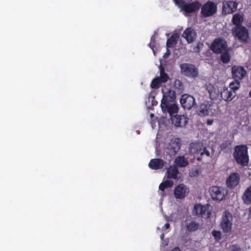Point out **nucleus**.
<instances>
[{"instance_id": "nucleus-1", "label": "nucleus", "mask_w": 251, "mask_h": 251, "mask_svg": "<svg viewBox=\"0 0 251 251\" xmlns=\"http://www.w3.org/2000/svg\"><path fill=\"white\" fill-rule=\"evenodd\" d=\"M233 156L238 164L243 167L248 165L249 156L247 145H240L235 146Z\"/></svg>"}, {"instance_id": "nucleus-2", "label": "nucleus", "mask_w": 251, "mask_h": 251, "mask_svg": "<svg viewBox=\"0 0 251 251\" xmlns=\"http://www.w3.org/2000/svg\"><path fill=\"white\" fill-rule=\"evenodd\" d=\"M228 49L227 41L221 37L214 39L210 46L211 50L217 54L222 53Z\"/></svg>"}, {"instance_id": "nucleus-3", "label": "nucleus", "mask_w": 251, "mask_h": 251, "mask_svg": "<svg viewBox=\"0 0 251 251\" xmlns=\"http://www.w3.org/2000/svg\"><path fill=\"white\" fill-rule=\"evenodd\" d=\"M209 193L213 200L221 201L226 199L228 191L226 188L221 186H212L209 189Z\"/></svg>"}, {"instance_id": "nucleus-4", "label": "nucleus", "mask_w": 251, "mask_h": 251, "mask_svg": "<svg viewBox=\"0 0 251 251\" xmlns=\"http://www.w3.org/2000/svg\"><path fill=\"white\" fill-rule=\"evenodd\" d=\"M189 151L192 154H200L201 158L204 155L210 156V152L201 142H193L190 144Z\"/></svg>"}, {"instance_id": "nucleus-5", "label": "nucleus", "mask_w": 251, "mask_h": 251, "mask_svg": "<svg viewBox=\"0 0 251 251\" xmlns=\"http://www.w3.org/2000/svg\"><path fill=\"white\" fill-rule=\"evenodd\" d=\"M217 12V4L212 1L205 2L201 8V14L205 18L213 16Z\"/></svg>"}, {"instance_id": "nucleus-6", "label": "nucleus", "mask_w": 251, "mask_h": 251, "mask_svg": "<svg viewBox=\"0 0 251 251\" xmlns=\"http://www.w3.org/2000/svg\"><path fill=\"white\" fill-rule=\"evenodd\" d=\"M232 220V216L230 213L227 211L224 212L220 225L224 232L227 233L231 231Z\"/></svg>"}, {"instance_id": "nucleus-7", "label": "nucleus", "mask_w": 251, "mask_h": 251, "mask_svg": "<svg viewBox=\"0 0 251 251\" xmlns=\"http://www.w3.org/2000/svg\"><path fill=\"white\" fill-rule=\"evenodd\" d=\"M181 72L186 76L196 78L198 75V70L193 65L182 63L180 66Z\"/></svg>"}, {"instance_id": "nucleus-8", "label": "nucleus", "mask_w": 251, "mask_h": 251, "mask_svg": "<svg viewBox=\"0 0 251 251\" xmlns=\"http://www.w3.org/2000/svg\"><path fill=\"white\" fill-rule=\"evenodd\" d=\"M232 33L239 40L247 42L249 39V32L247 28L243 26H235L232 29Z\"/></svg>"}, {"instance_id": "nucleus-9", "label": "nucleus", "mask_w": 251, "mask_h": 251, "mask_svg": "<svg viewBox=\"0 0 251 251\" xmlns=\"http://www.w3.org/2000/svg\"><path fill=\"white\" fill-rule=\"evenodd\" d=\"M180 102L181 106L187 110L191 109L197 105L195 99L192 96L186 94L181 96Z\"/></svg>"}, {"instance_id": "nucleus-10", "label": "nucleus", "mask_w": 251, "mask_h": 251, "mask_svg": "<svg viewBox=\"0 0 251 251\" xmlns=\"http://www.w3.org/2000/svg\"><path fill=\"white\" fill-rule=\"evenodd\" d=\"M163 93V98L161 100V107L163 111L166 107H167L170 101H173L176 99V92L174 90L169 89L165 93L162 90Z\"/></svg>"}, {"instance_id": "nucleus-11", "label": "nucleus", "mask_w": 251, "mask_h": 251, "mask_svg": "<svg viewBox=\"0 0 251 251\" xmlns=\"http://www.w3.org/2000/svg\"><path fill=\"white\" fill-rule=\"evenodd\" d=\"M180 147L181 142L179 138L172 139L167 147V153L170 156L175 155L180 150Z\"/></svg>"}, {"instance_id": "nucleus-12", "label": "nucleus", "mask_w": 251, "mask_h": 251, "mask_svg": "<svg viewBox=\"0 0 251 251\" xmlns=\"http://www.w3.org/2000/svg\"><path fill=\"white\" fill-rule=\"evenodd\" d=\"M212 110V102L209 101H205L200 105L198 112L201 116H205L213 114Z\"/></svg>"}, {"instance_id": "nucleus-13", "label": "nucleus", "mask_w": 251, "mask_h": 251, "mask_svg": "<svg viewBox=\"0 0 251 251\" xmlns=\"http://www.w3.org/2000/svg\"><path fill=\"white\" fill-rule=\"evenodd\" d=\"M181 9L187 13H192L198 11L201 4L199 1H193L189 3H183Z\"/></svg>"}, {"instance_id": "nucleus-14", "label": "nucleus", "mask_w": 251, "mask_h": 251, "mask_svg": "<svg viewBox=\"0 0 251 251\" xmlns=\"http://www.w3.org/2000/svg\"><path fill=\"white\" fill-rule=\"evenodd\" d=\"M193 213L194 215H200L203 218H208L211 215V213L207 211V207L201 204H197L195 205Z\"/></svg>"}, {"instance_id": "nucleus-15", "label": "nucleus", "mask_w": 251, "mask_h": 251, "mask_svg": "<svg viewBox=\"0 0 251 251\" xmlns=\"http://www.w3.org/2000/svg\"><path fill=\"white\" fill-rule=\"evenodd\" d=\"M220 95L222 99L227 102L231 101L236 95V92L230 90L228 88L224 87L221 89Z\"/></svg>"}, {"instance_id": "nucleus-16", "label": "nucleus", "mask_w": 251, "mask_h": 251, "mask_svg": "<svg viewBox=\"0 0 251 251\" xmlns=\"http://www.w3.org/2000/svg\"><path fill=\"white\" fill-rule=\"evenodd\" d=\"M171 120L176 127H183L187 124L188 118L184 115H176L172 116Z\"/></svg>"}, {"instance_id": "nucleus-17", "label": "nucleus", "mask_w": 251, "mask_h": 251, "mask_svg": "<svg viewBox=\"0 0 251 251\" xmlns=\"http://www.w3.org/2000/svg\"><path fill=\"white\" fill-rule=\"evenodd\" d=\"M240 176L237 173H233L227 178L226 183L227 187L230 188H235L239 183Z\"/></svg>"}, {"instance_id": "nucleus-18", "label": "nucleus", "mask_w": 251, "mask_h": 251, "mask_svg": "<svg viewBox=\"0 0 251 251\" xmlns=\"http://www.w3.org/2000/svg\"><path fill=\"white\" fill-rule=\"evenodd\" d=\"M237 6L238 3L236 1L229 0L224 4L223 11L225 14H229L236 10Z\"/></svg>"}, {"instance_id": "nucleus-19", "label": "nucleus", "mask_w": 251, "mask_h": 251, "mask_svg": "<svg viewBox=\"0 0 251 251\" xmlns=\"http://www.w3.org/2000/svg\"><path fill=\"white\" fill-rule=\"evenodd\" d=\"M232 74L234 78L241 80L246 76L247 72L243 67L233 66Z\"/></svg>"}, {"instance_id": "nucleus-20", "label": "nucleus", "mask_w": 251, "mask_h": 251, "mask_svg": "<svg viewBox=\"0 0 251 251\" xmlns=\"http://www.w3.org/2000/svg\"><path fill=\"white\" fill-rule=\"evenodd\" d=\"M182 36L188 43L193 42L196 38L197 33L191 27L186 28L183 32Z\"/></svg>"}, {"instance_id": "nucleus-21", "label": "nucleus", "mask_w": 251, "mask_h": 251, "mask_svg": "<svg viewBox=\"0 0 251 251\" xmlns=\"http://www.w3.org/2000/svg\"><path fill=\"white\" fill-rule=\"evenodd\" d=\"M187 188L183 184L177 186L174 190V195L176 198L182 199L186 196Z\"/></svg>"}, {"instance_id": "nucleus-22", "label": "nucleus", "mask_w": 251, "mask_h": 251, "mask_svg": "<svg viewBox=\"0 0 251 251\" xmlns=\"http://www.w3.org/2000/svg\"><path fill=\"white\" fill-rule=\"evenodd\" d=\"M164 166V161L160 158L152 159L149 164V167L153 170L161 169Z\"/></svg>"}, {"instance_id": "nucleus-23", "label": "nucleus", "mask_w": 251, "mask_h": 251, "mask_svg": "<svg viewBox=\"0 0 251 251\" xmlns=\"http://www.w3.org/2000/svg\"><path fill=\"white\" fill-rule=\"evenodd\" d=\"M178 174V170L176 166H170L166 172L167 178L170 179H177Z\"/></svg>"}, {"instance_id": "nucleus-24", "label": "nucleus", "mask_w": 251, "mask_h": 251, "mask_svg": "<svg viewBox=\"0 0 251 251\" xmlns=\"http://www.w3.org/2000/svg\"><path fill=\"white\" fill-rule=\"evenodd\" d=\"M242 198L245 203L247 204L251 203V185L245 190Z\"/></svg>"}, {"instance_id": "nucleus-25", "label": "nucleus", "mask_w": 251, "mask_h": 251, "mask_svg": "<svg viewBox=\"0 0 251 251\" xmlns=\"http://www.w3.org/2000/svg\"><path fill=\"white\" fill-rule=\"evenodd\" d=\"M179 36L177 33L173 34L169 39H168L166 46L168 48H173L177 43Z\"/></svg>"}, {"instance_id": "nucleus-26", "label": "nucleus", "mask_w": 251, "mask_h": 251, "mask_svg": "<svg viewBox=\"0 0 251 251\" xmlns=\"http://www.w3.org/2000/svg\"><path fill=\"white\" fill-rule=\"evenodd\" d=\"M175 163L176 165L179 167H186L189 164L188 161L185 158L184 156H179L177 157L175 160Z\"/></svg>"}, {"instance_id": "nucleus-27", "label": "nucleus", "mask_w": 251, "mask_h": 251, "mask_svg": "<svg viewBox=\"0 0 251 251\" xmlns=\"http://www.w3.org/2000/svg\"><path fill=\"white\" fill-rule=\"evenodd\" d=\"M200 227V224L194 220H191L186 224V228L189 232H195Z\"/></svg>"}, {"instance_id": "nucleus-28", "label": "nucleus", "mask_w": 251, "mask_h": 251, "mask_svg": "<svg viewBox=\"0 0 251 251\" xmlns=\"http://www.w3.org/2000/svg\"><path fill=\"white\" fill-rule=\"evenodd\" d=\"M243 16L240 14L237 13L233 15L232 22L235 26H241V24L243 22Z\"/></svg>"}, {"instance_id": "nucleus-29", "label": "nucleus", "mask_w": 251, "mask_h": 251, "mask_svg": "<svg viewBox=\"0 0 251 251\" xmlns=\"http://www.w3.org/2000/svg\"><path fill=\"white\" fill-rule=\"evenodd\" d=\"M220 148L223 152H229L231 149V142L229 140L225 141L221 144Z\"/></svg>"}, {"instance_id": "nucleus-30", "label": "nucleus", "mask_w": 251, "mask_h": 251, "mask_svg": "<svg viewBox=\"0 0 251 251\" xmlns=\"http://www.w3.org/2000/svg\"><path fill=\"white\" fill-rule=\"evenodd\" d=\"M166 110H167L170 115L172 117L173 114H176L178 112V107L177 105L175 103H173L170 105L169 104H168V107H166L164 111Z\"/></svg>"}, {"instance_id": "nucleus-31", "label": "nucleus", "mask_w": 251, "mask_h": 251, "mask_svg": "<svg viewBox=\"0 0 251 251\" xmlns=\"http://www.w3.org/2000/svg\"><path fill=\"white\" fill-rule=\"evenodd\" d=\"M229 50L230 49L228 48L222 53H221V60L223 63L226 64L230 61V57L229 53Z\"/></svg>"}, {"instance_id": "nucleus-32", "label": "nucleus", "mask_w": 251, "mask_h": 251, "mask_svg": "<svg viewBox=\"0 0 251 251\" xmlns=\"http://www.w3.org/2000/svg\"><path fill=\"white\" fill-rule=\"evenodd\" d=\"M158 77L163 83H166L169 79L168 75L165 73L164 68L162 66L160 69V76Z\"/></svg>"}, {"instance_id": "nucleus-33", "label": "nucleus", "mask_w": 251, "mask_h": 251, "mask_svg": "<svg viewBox=\"0 0 251 251\" xmlns=\"http://www.w3.org/2000/svg\"><path fill=\"white\" fill-rule=\"evenodd\" d=\"M241 86L240 82L238 80H235L229 83L228 88L235 92L238 90Z\"/></svg>"}, {"instance_id": "nucleus-34", "label": "nucleus", "mask_w": 251, "mask_h": 251, "mask_svg": "<svg viewBox=\"0 0 251 251\" xmlns=\"http://www.w3.org/2000/svg\"><path fill=\"white\" fill-rule=\"evenodd\" d=\"M174 184V182L172 180H167L162 182L159 186V189L161 191H164V190L168 187H171Z\"/></svg>"}, {"instance_id": "nucleus-35", "label": "nucleus", "mask_w": 251, "mask_h": 251, "mask_svg": "<svg viewBox=\"0 0 251 251\" xmlns=\"http://www.w3.org/2000/svg\"><path fill=\"white\" fill-rule=\"evenodd\" d=\"M163 83L158 77L153 78L151 82V87L152 89H158L160 87L161 84Z\"/></svg>"}, {"instance_id": "nucleus-36", "label": "nucleus", "mask_w": 251, "mask_h": 251, "mask_svg": "<svg viewBox=\"0 0 251 251\" xmlns=\"http://www.w3.org/2000/svg\"><path fill=\"white\" fill-rule=\"evenodd\" d=\"M212 234L216 241H219L222 239V234L220 231L213 230Z\"/></svg>"}, {"instance_id": "nucleus-37", "label": "nucleus", "mask_w": 251, "mask_h": 251, "mask_svg": "<svg viewBox=\"0 0 251 251\" xmlns=\"http://www.w3.org/2000/svg\"><path fill=\"white\" fill-rule=\"evenodd\" d=\"M227 251H241V249L237 245H232L229 247Z\"/></svg>"}, {"instance_id": "nucleus-38", "label": "nucleus", "mask_w": 251, "mask_h": 251, "mask_svg": "<svg viewBox=\"0 0 251 251\" xmlns=\"http://www.w3.org/2000/svg\"><path fill=\"white\" fill-rule=\"evenodd\" d=\"M175 86H176L177 85H178V88L179 89H181L182 87H183V85H182V83H181V82L179 80H176L175 82Z\"/></svg>"}, {"instance_id": "nucleus-39", "label": "nucleus", "mask_w": 251, "mask_h": 251, "mask_svg": "<svg viewBox=\"0 0 251 251\" xmlns=\"http://www.w3.org/2000/svg\"><path fill=\"white\" fill-rule=\"evenodd\" d=\"M184 0H174L176 4L178 5L179 7H180V4L184 3Z\"/></svg>"}, {"instance_id": "nucleus-40", "label": "nucleus", "mask_w": 251, "mask_h": 251, "mask_svg": "<svg viewBox=\"0 0 251 251\" xmlns=\"http://www.w3.org/2000/svg\"><path fill=\"white\" fill-rule=\"evenodd\" d=\"M213 123V120H208L206 122V123L208 125H212Z\"/></svg>"}, {"instance_id": "nucleus-41", "label": "nucleus", "mask_w": 251, "mask_h": 251, "mask_svg": "<svg viewBox=\"0 0 251 251\" xmlns=\"http://www.w3.org/2000/svg\"><path fill=\"white\" fill-rule=\"evenodd\" d=\"M172 251H180V249L179 247H176L175 248H174L172 250Z\"/></svg>"}, {"instance_id": "nucleus-42", "label": "nucleus", "mask_w": 251, "mask_h": 251, "mask_svg": "<svg viewBox=\"0 0 251 251\" xmlns=\"http://www.w3.org/2000/svg\"><path fill=\"white\" fill-rule=\"evenodd\" d=\"M165 227L166 229H168L170 228V225L169 223H166L165 226H164Z\"/></svg>"}, {"instance_id": "nucleus-43", "label": "nucleus", "mask_w": 251, "mask_h": 251, "mask_svg": "<svg viewBox=\"0 0 251 251\" xmlns=\"http://www.w3.org/2000/svg\"><path fill=\"white\" fill-rule=\"evenodd\" d=\"M200 45H198L196 47V48L197 49V50H195L196 51L199 52L200 51Z\"/></svg>"}, {"instance_id": "nucleus-44", "label": "nucleus", "mask_w": 251, "mask_h": 251, "mask_svg": "<svg viewBox=\"0 0 251 251\" xmlns=\"http://www.w3.org/2000/svg\"><path fill=\"white\" fill-rule=\"evenodd\" d=\"M165 54L167 55H169L170 54V51L168 49L167 50V52L165 53Z\"/></svg>"}, {"instance_id": "nucleus-45", "label": "nucleus", "mask_w": 251, "mask_h": 251, "mask_svg": "<svg viewBox=\"0 0 251 251\" xmlns=\"http://www.w3.org/2000/svg\"><path fill=\"white\" fill-rule=\"evenodd\" d=\"M153 116H154V114H152V113H151V117H153Z\"/></svg>"}, {"instance_id": "nucleus-46", "label": "nucleus", "mask_w": 251, "mask_h": 251, "mask_svg": "<svg viewBox=\"0 0 251 251\" xmlns=\"http://www.w3.org/2000/svg\"><path fill=\"white\" fill-rule=\"evenodd\" d=\"M249 95H250V97L251 98V91L250 92Z\"/></svg>"}, {"instance_id": "nucleus-47", "label": "nucleus", "mask_w": 251, "mask_h": 251, "mask_svg": "<svg viewBox=\"0 0 251 251\" xmlns=\"http://www.w3.org/2000/svg\"><path fill=\"white\" fill-rule=\"evenodd\" d=\"M197 159H198V160H201V158L200 157H198V158H197Z\"/></svg>"}, {"instance_id": "nucleus-48", "label": "nucleus", "mask_w": 251, "mask_h": 251, "mask_svg": "<svg viewBox=\"0 0 251 251\" xmlns=\"http://www.w3.org/2000/svg\"><path fill=\"white\" fill-rule=\"evenodd\" d=\"M163 237H164V234H162V235H161V238H162V239H163Z\"/></svg>"}]
</instances>
